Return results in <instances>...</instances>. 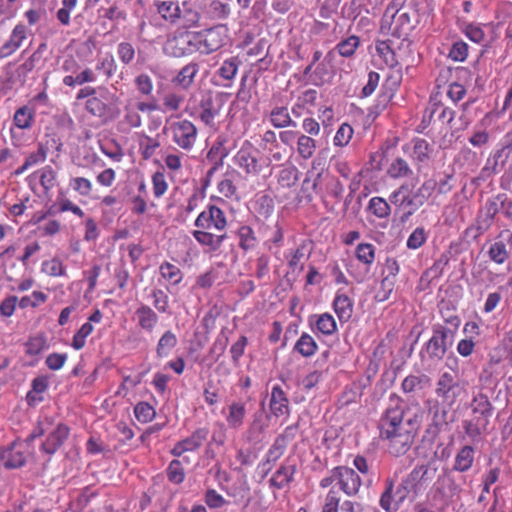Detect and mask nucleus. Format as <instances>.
Segmentation results:
<instances>
[{
	"label": "nucleus",
	"mask_w": 512,
	"mask_h": 512,
	"mask_svg": "<svg viewBox=\"0 0 512 512\" xmlns=\"http://www.w3.org/2000/svg\"><path fill=\"white\" fill-rule=\"evenodd\" d=\"M334 477L341 490L348 496L356 495L361 486L360 476L352 469L345 466L334 468Z\"/></svg>",
	"instance_id": "9b49d317"
},
{
	"label": "nucleus",
	"mask_w": 512,
	"mask_h": 512,
	"mask_svg": "<svg viewBox=\"0 0 512 512\" xmlns=\"http://www.w3.org/2000/svg\"><path fill=\"white\" fill-rule=\"evenodd\" d=\"M168 56L180 58L195 52L193 33L181 31L168 38L163 47Z\"/></svg>",
	"instance_id": "423d86ee"
},
{
	"label": "nucleus",
	"mask_w": 512,
	"mask_h": 512,
	"mask_svg": "<svg viewBox=\"0 0 512 512\" xmlns=\"http://www.w3.org/2000/svg\"><path fill=\"white\" fill-rule=\"evenodd\" d=\"M226 225L224 212L214 205L202 211L195 220V226L204 230L223 231Z\"/></svg>",
	"instance_id": "6e6552de"
},
{
	"label": "nucleus",
	"mask_w": 512,
	"mask_h": 512,
	"mask_svg": "<svg viewBox=\"0 0 512 512\" xmlns=\"http://www.w3.org/2000/svg\"><path fill=\"white\" fill-rule=\"evenodd\" d=\"M388 173L393 178H401L409 176L412 171L404 159L396 158L390 165Z\"/></svg>",
	"instance_id": "58836bf2"
},
{
	"label": "nucleus",
	"mask_w": 512,
	"mask_h": 512,
	"mask_svg": "<svg viewBox=\"0 0 512 512\" xmlns=\"http://www.w3.org/2000/svg\"><path fill=\"white\" fill-rule=\"evenodd\" d=\"M173 141L182 149L192 148L197 135L194 124L188 120H182L171 125Z\"/></svg>",
	"instance_id": "1a4fd4ad"
},
{
	"label": "nucleus",
	"mask_w": 512,
	"mask_h": 512,
	"mask_svg": "<svg viewBox=\"0 0 512 512\" xmlns=\"http://www.w3.org/2000/svg\"><path fill=\"white\" fill-rule=\"evenodd\" d=\"M270 408L274 415L280 416L288 410V399L279 386H275L271 392Z\"/></svg>",
	"instance_id": "4be33fe9"
},
{
	"label": "nucleus",
	"mask_w": 512,
	"mask_h": 512,
	"mask_svg": "<svg viewBox=\"0 0 512 512\" xmlns=\"http://www.w3.org/2000/svg\"><path fill=\"white\" fill-rule=\"evenodd\" d=\"M86 110L93 116L101 117L105 114L106 105L97 97H93L87 100Z\"/></svg>",
	"instance_id": "6e6d98bb"
},
{
	"label": "nucleus",
	"mask_w": 512,
	"mask_h": 512,
	"mask_svg": "<svg viewBox=\"0 0 512 512\" xmlns=\"http://www.w3.org/2000/svg\"><path fill=\"white\" fill-rule=\"evenodd\" d=\"M69 433L70 429L68 426L58 424L56 428L49 433L40 449L48 455H53L67 440Z\"/></svg>",
	"instance_id": "ddd939ff"
},
{
	"label": "nucleus",
	"mask_w": 512,
	"mask_h": 512,
	"mask_svg": "<svg viewBox=\"0 0 512 512\" xmlns=\"http://www.w3.org/2000/svg\"><path fill=\"white\" fill-rule=\"evenodd\" d=\"M453 329L444 326H437L433 330V336L426 345V351L430 358L441 360L445 356L449 347L452 346L454 340Z\"/></svg>",
	"instance_id": "39448f33"
},
{
	"label": "nucleus",
	"mask_w": 512,
	"mask_h": 512,
	"mask_svg": "<svg viewBox=\"0 0 512 512\" xmlns=\"http://www.w3.org/2000/svg\"><path fill=\"white\" fill-rule=\"evenodd\" d=\"M199 71V66L196 63H189L185 65L173 79L176 85L181 86L183 89H188Z\"/></svg>",
	"instance_id": "412c9836"
},
{
	"label": "nucleus",
	"mask_w": 512,
	"mask_h": 512,
	"mask_svg": "<svg viewBox=\"0 0 512 512\" xmlns=\"http://www.w3.org/2000/svg\"><path fill=\"white\" fill-rule=\"evenodd\" d=\"M298 171L296 168L283 169L280 173L279 181L283 186H292L296 183Z\"/></svg>",
	"instance_id": "338daca9"
},
{
	"label": "nucleus",
	"mask_w": 512,
	"mask_h": 512,
	"mask_svg": "<svg viewBox=\"0 0 512 512\" xmlns=\"http://www.w3.org/2000/svg\"><path fill=\"white\" fill-rule=\"evenodd\" d=\"M474 461V449L466 445L457 453L455 457L454 470L465 472L472 467Z\"/></svg>",
	"instance_id": "5701e85b"
},
{
	"label": "nucleus",
	"mask_w": 512,
	"mask_h": 512,
	"mask_svg": "<svg viewBox=\"0 0 512 512\" xmlns=\"http://www.w3.org/2000/svg\"><path fill=\"white\" fill-rule=\"evenodd\" d=\"M118 56L124 64H129L135 55L133 46L128 42H122L118 45Z\"/></svg>",
	"instance_id": "4d7b16f0"
},
{
	"label": "nucleus",
	"mask_w": 512,
	"mask_h": 512,
	"mask_svg": "<svg viewBox=\"0 0 512 512\" xmlns=\"http://www.w3.org/2000/svg\"><path fill=\"white\" fill-rule=\"evenodd\" d=\"M26 463L23 443L14 441L7 447L0 448V465L6 469H17Z\"/></svg>",
	"instance_id": "9d476101"
},
{
	"label": "nucleus",
	"mask_w": 512,
	"mask_h": 512,
	"mask_svg": "<svg viewBox=\"0 0 512 512\" xmlns=\"http://www.w3.org/2000/svg\"><path fill=\"white\" fill-rule=\"evenodd\" d=\"M192 234L199 244L208 246L211 251H217L226 238V234L216 235L213 233V230H204L201 228L193 231Z\"/></svg>",
	"instance_id": "6ab92c4d"
},
{
	"label": "nucleus",
	"mask_w": 512,
	"mask_h": 512,
	"mask_svg": "<svg viewBox=\"0 0 512 512\" xmlns=\"http://www.w3.org/2000/svg\"><path fill=\"white\" fill-rule=\"evenodd\" d=\"M395 283L396 281L393 277H384L381 281L379 290L376 292L375 299L378 302H384L389 299L394 290Z\"/></svg>",
	"instance_id": "79ce46f5"
},
{
	"label": "nucleus",
	"mask_w": 512,
	"mask_h": 512,
	"mask_svg": "<svg viewBox=\"0 0 512 512\" xmlns=\"http://www.w3.org/2000/svg\"><path fill=\"white\" fill-rule=\"evenodd\" d=\"M208 430L206 428L197 429L191 436L179 441L172 449V454L180 457L185 452L195 451L207 439Z\"/></svg>",
	"instance_id": "4468645a"
},
{
	"label": "nucleus",
	"mask_w": 512,
	"mask_h": 512,
	"mask_svg": "<svg viewBox=\"0 0 512 512\" xmlns=\"http://www.w3.org/2000/svg\"><path fill=\"white\" fill-rule=\"evenodd\" d=\"M160 272L163 278L167 279L172 284H178L182 279L180 269L170 263H164L160 266Z\"/></svg>",
	"instance_id": "a18cd8bd"
},
{
	"label": "nucleus",
	"mask_w": 512,
	"mask_h": 512,
	"mask_svg": "<svg viewBox=\"0 0 512 512\" xmlns=\"http://www.w3.org/2000/svg\"><path fill=\"white\" fill-rule=\"evenodd\" d=\"M404 416L401 408H388L380 422L381 436L389 440V450L397 456L410 448L421 423L416 413Z\"/></svg>",
	"instance_id": "f257e3e1"
},
{
	"label": "nucleus",
	"mask_w": 512,
	"mask_h": 512,
	"mask_svg": "<svg viewBox=\"0 0 512 512\" xmlns=\"http://www.w3.org/2000/svg\"><path fill=\"white\" fill-rule=\"evenodd\" d=\"M359 46V38L350 36L337 44L336 50L343 57H351Z\"/></svg>",
	"instance_id": "ea45409f"
},
{
	"label": "nucleus",
	"mask_w": 512,
	"mask_h": 512,
	"mask_svg": "<svg viewBox=\"0 0 512 512\" xmlns=\"http://www.w3.org/2000/svg\"><path fill=\"white\" fill-rule=\"evenodd\" d=\"M353 135V128L347 124H342L336 132L334 137V144L336 146H345L349 143Z\"/></svg>",
	"instance_id": "3c124183"
},
{
	"label": "nucleus",
	"mask_w": 512,
	"mask_h": 512,
	"mask_svg": "<svg viewBox=\"0 0 512 512\" xmlns=\"http://www.w3.org/2000/svg\"><path fill=\"white\" fill-rule=\"evenodd\" d=\"M247 345V338L245 336H241L237 342H235L230 349V353L232 356L233 363L237 366L239 363L240 357L244 353L245 346Z\"/></svg>",
	"instance_id": "bf43d9fd"
},
{
	"label": "nucleus",
	"mask_w": 512,
	"mask_h": 512,
	"mask_svg": "<svg viewBox=\"0 0 512 512\" xmlns=\"http://www.w3.org/2000/svg\"><path fill=\"white\" fill-rule=\"evenodd\" d=\"M195 51L210 54L223 46L222 33L216 28L193 32Z\"/></svg>",
	"instance_id": "0eeeda50"
},
{
	"label": "nucleus",
	"mask_w": 512,
	"mask_h": 512,
	"mask_svg": "<svg viewBox=\"0 0 512 512\" xmlns=\"http://www.w3.org/2000/svg\"><path fill=\"white\" fill-rule=\"evenodd\" d=\"M176 344V336L171 331H166L160 338L157 345L156 352L158 357L167 356L168 353L176 346Z\"/></svg>",
	"instance_id": "c9c22d12"
},
{
	"label": "nucleus",
	"mask_w": 512,
	"mask_h": 512,
	"mask_svg": "<svg viewBox=\"0 0 512 512\" xmlns=\"http://www.w3.org/2000/svg\"><path fill=\"white\" fill-rule=\"evenodd\" d=\"M471 409L472 416L462 422V427L465 434L472 441H476L483 432L487 431L493 412V405L486 394L479 393L473 397Z\"/></svg>",
	"instance_id": "f03ea898"
},
{
	"label": "nucleus",
	"mask_w": 512,
	"mask_h": 512,
	"mask_svg": "<svg viewBox=\"0 0 512 512\" xmlns=\"http://www.w3.org/2000/svg\"><path fill=\"white\" fill-rule=\"evenodd\" d=\"M153 191L156 197L162 196L167 190V183L163 173L156 172L152 177Z\"/></svg>",
	"instance_id": "e2e57ef3"
},
{
	"label": "nucleus",
	"mask_w": 512,
	"mask_h": 512,
	"mask_svg": "<svg viewBox=\"0 0 512 512\" xmlns=\"http://www.w3.org/2000/svg\"><path fill=\"white\" fill-rule=\"evenodd\" d=\"M388 12L389 9L386 10L382 18L381 31L397 39L406 38L412 28L410 15L407 12H401L399 10L391 15H388Z\"/></svg>",
	"instance_id": "20e7f679"
},
{
	"label": "nucleus",
	"mask_w": 512,
	"mask_h": 512,
	"mask_svg": "<svg viewBox=\"0 0 512 512\" xmlns=\"http://www.w3.org/2000/svg\"><path fill=\"white\" fill-rule=\"evenodd\" d=\"M136 314L138 316L139 325L147 331H152L158 321L157 314L150 307L145 305L138 308Z\"/></svg>",
	"instance_id": "393cba45"
},
{
	"label": "nucleus",
	"mask_w": 512,
	"mask_h": 512,
	"mask_svg": "<svg viewBox=\"0 0 512 512\" xmlns=\"http://www.w3.org/2000/svg\"><path fill=\"white\" fill-rule=\"evenodd\" d=\"M294 349L302 356L310 357L315 353L317 344L312 336L307 333H303L297 340Z\"/></svg>",
	"instance_id": "7c9ffc66"
},
{
	"label": "nucleus",
	"mask_w": 512,
	"mask_h": 512,
	"mask_svg": "<svg viewBox=\"0 0 512 512\" xmlns=\"http://www.w3.org/2000/svg\"><path fill=\"white\" fill-rule=\"evenodd\" d=\"M139 92L143 95H149L152 92L153 84L151 78L146 74H141L135 79Z\"/></svg>",
	"instance_id": "69168bd1"
},
{
	"label": "nucleus",
	"mask_w": 512,
	"mask_h": 512,
	"mask_svg": "<svg viewBox=\"0 0 512 512\" xmlns=\"http://www.w3.org/2000/svg\"><path fill=\"white\" fill-rule=\"evenodd\" d=\"M246 414L245 405L240 402H233L229 406V414L227 416V423L231 428H238L243 424Z\"/></svg>",
	"instance_id": "c85d7f7f"
},
{
	"label": "nucleus",
	"mask_w": 512,
	"mask_h": 512,
	"mask_svg": "<svg viewBox=\"0 0 512 512\" xmlns=\"http://www.w3.org/2000/svg\"><path fill=\"white\" fill-rule=\"evenodd\" d=\"M168 478L171 482L179 484L184 480V470L179 460H173L167 470Z\"/></svg>",
	"instance_id": "603ef678"
},
{
	"label": "nucleus",
	"mask_w": 512,
	"mask_h": 512,
	"mask_svg": "<svg viewBox=\"0 0 512 512\" xmlns=\"http://www.w3.org/2000/svg\"><path fill=\"white\" fill-rule=\"evenodd\" d=\"M270 120L276 128L296 126V123L292 121L286 107H275L270 113Z\"/></svg>",
	"instance_id": "cd10ccee"
},
{
	"label": "nucleus",
	"mask_w": 512,
	"mask_h": 512,
	"mask_svg": "<svg viewBox=\"0 0 512 512\" xmlns=\"http://www.w3.org/2000/svg\"><path fill=\"white\" fill-rule=\"evenodd\" d=\"M468 55V45L463 41L455 42L450 51L449 57L454 61H464Z\"/></svg>",
	"instance_id": "864d4df0"
},
{
	"label": "nucleus",
	"mask_w": 512,
	"mask_h": 512,
	"mask_svg": "<svg viewBox=\"0 0 512 512\" xmlns=\"http://www.w3.org/2000/svg\"><path fill=\"white\" fill-rule=\"evenodd\" d=\"M436 484L437 489L449 497H453L460 491L455 481L446 473L438 475Z\"/></svg>",
	"instance_id": "72a5a7b5"
},
{
	"label": "nucleus",
	"mask_w": 512,
	"mask_h": 512,
	"mask_svg": "<svg viewBox=\"0 0 512 512\" xmlns=\"http://www.w3.org/2000/svg\"><path fill=\"white\" fill-rule=\"evenodd\" d=\"M134 413L138 421L147 423L155 417L154 408L146 402L138 403L134 408Z\"/></svg>",
	"instance_id": "37998d69"
},
{
	"label": "nucleus",
	"mask_w": 512,
	"mask_h": 512,
	"mask_svg": "<svg viewBox=\"0 0 512 512\" xmlns=\"http://www.w3.org/2000/svg\"><path fill=\"white\" fill-rule=\"evenodd\" d=\"M379 504L386 512H396L400 507V502L395 494V485L392 479H387L385 489L380 496Z\"/></svg>",
	"instance_id": "aec40b11"
},
{
	"label": "nucleus",
	"mask_w": 512,
	"mask_h": 512,
	"mask_svg": "<svg viewBox=\"0 0 512 512\" xmlns=\"http://www.w3.org/2000/svg\"><path fill=\"white\" fill-rule=\"evenodd\" d=\"M32 121V113L29 108L21 107L14 115V123L20 129L29 128Z\"/></svg>",
	"instance_id": "8fccbe9b"
},
{
	"label": "nucleus",
	"mask_w": 512,
	"mask_h": 512,
	"mask_svg": "<svg viewBox=\"0 0 512 512\" xmlns=\"http://www.w3.org/2000/svg\"><path fill=\"white\" fill-rule=\"evenodd\" d=\"M356 256L359 261L365 264H371L375 258V249L368 243L359 244L356 248Z\"/></svg>",
	"instance_id": "de8ad7c7"
},
{
	"label": "nucleus",
	"mask_w": 512,
	"mask_h": 512,
	"mask_svg": "<svg viewBox=\"0 0 512 512\" xmlns=\"http://www.w3.org/2000/svg\"><path fill=\"white\" fill-rule=\"evenodd\" d=\"M157 11L161 17L171 23L176 22L181 16L179 5L173 1H162L157 4Z\"/></svg>",
	"instance_id": "b1692460"
},
{
	"label": "nucleus",
	"mask_w": 512,
	"mask_h": 512,
	"mask_svg": "<svg viewBox=\"0 0 512 512\" xmlns=\"http://www.w3.org/2000/svg\"><path fill=\"white\" fill-rule=\"evenodd\" d=\"M294 472V466H281L270 479L271 485L277 488H283L292 480Z\"/></svg>",
	"instance_id": "473e14b6"
},
{
	"label": "nucleus",
	"mask_w": 512,
	"mask_h": 512,
	"mask_svg": "<svg viewBox=\"0 0 512 512\" xmlns=\"http://www.w3.org/2000/svg\"><path fill=\"white\" fill-rule=\"evenodd\" d=\"M183 100L184 97L181 95L176 93H168L163 98V104L166 109L170 111H177L180 108Z\"/></svg>",
	"instance_id": "680f3d73"
},
{
	"label": "nucleus",
	"mask_w": 512,
	"mask_h": 512,
	"mask_svg": "<svg viewBox=\"0 0 512 512\" xmlns=\"http://www.w3.org/2000/svg\"><path fill=\"white\" fill-rule=\"evenodd\" d=\"M235 161L249 174L258 172V160L249 150L241 149L237 153Z\"/></svg>",
	"instance_id": "a878e982"
},
{
	"label": "nucleus",
	"mask_w": 512,
	"mask_h": 512,
	"mask_svg": "<svg viewBox=\"0 0 512 512\" xmlns=\"http://www.w3.org/2000/svg\"><path fill=\"white\" fill-rule=\"evenodd\" d=\"M316 327L321 333L331 335L336 331V322L332 315L324 313L318 317Z\"/></svg>",
	"instance_id": "a19ab883"
},
{
	"label": "nucleus",
	"mask_w": 512,
	"mask_h": 512,
	"mask_svg": "<svg viewBox=\"0 0 512 512\" xmlns=\"http://www.w3.org/2000/svg\"><path fill=\"white\" fill-rule=\"evenodd\" d=\"M26 39V27L17 25L13 29L10 38L0 48V58H7L21 47Z\"/></svg>",
	"instance_id": "dca6fc26"
},
{
	"label": "nucleus",
	"mask_w": 512,
	"mask_h": 512,
	"mask_svg": "<svg viewBox=\"0 0 512 512\" xmlns=\"http://www.w3.org/2000/svg\"><path fill=\"white\" fill-rule=\"evenodd\" d=\"M71 186L75 191L79 192L83 196L89 195L92 189L91 182L83 177L73 178L71 180Z\"/></svg>",
	"instance_id": "13d9d810"
},
{
	"label": "nucleus",
	"mask_w": 512,
	"mask_h": 512,
	"mask_svg": "<svg viewBox=\"0 0 512 512\" xmlns=\"http://www.w3.org/2000/svg\"><path fill=\"white\" fill-rule=\"evenodd\" d=\"M220 105L211 94L202 98L199 104V118L206 125H213L215 117L219 114Z\"/></svg>",
	"instance_id": "f3484780"
},
{
	"label": "nucleus",
	"mask_w": 512,
	"mask_h": 512,
	"mask_svg": "<svg viewBox=\"0 0 512 512\" xmlns=\"http://www.w3.org/2000/svg\"><path fill=\"white\" fill-rule=\"evenodd\" d=\"M307 258L304 248L299 247L295 250V252L292 255V258L289 261V267L292 269V271H295L296 269H299L300 271L303 270L304 267V260Z\"/></svg>",
	"instance_id": "052dcab7"
},
{
	"label": "nucleus",
	"mask_w": 512,
	"mask_h": 512,
	"mask_svg": "<svg viewBox=\"0 0 512 512\" xmlns=\"http://www.w3.org/2000/svg\"><path fill=\"white\" fill-rule=\"evenodd\" d=\"M466 383L460 379L456 371L443 372L436 385L435 393L447 406H452L465 392Z\"/></svg>",
	"instance_id": "7ed1b4c3"
},
{
	"label": "nucleus",
	"mask_w": 512,
	"mask_h": 512,
	"mask_svg": "<svg viewBox=\"0 0 512 512\" xmlns=\"http://www.w3.org/2000/svg\"><path fill=\"white\" fill-rule=\"evenodd\" d=\"M334 310L341 321H347L352 316V302L347 295L336 296L333 302Z\"/></svg>",
	"instance_id": "bb28decb"
},
{
	"label": "nucleus",
	"mask_w": 512,
	"mask_h": 512,
	"mask_svg": "<svg viewBox=\"0 0 512 512\" xmlns=\"http://www.w3.org/2000/svg\"><path fill=\"white\" fill-rule=\"evenodd\" d=\"M316 148V141L310 136L302 134L298 137L297 152L303 159L311 158Z\"/></svg>",
	"instance_id": "2f4dec72"
},
{
	"label": "nucleus",
	"mask_w": 512,
	"mask_h": 512,
	"mask_svg": "<svg viewBox=\"0 0 512 512\" xmlns=\"http://www.w3.org/2000/svg\"><path fill=\"white\" fill-rule=\"evenodd\" d=\"M340 498L337 495V492L331 490L325 500V505L323 507V512H338Z\"/></svg>",
	"instance_id": "774afa93"
},
{
	"label": "nucleus",
	"mask_w": 512,
	"mask_h": 512,
	"mask_svg": "<svg viewBox=\"0 0 512 512\" xmlns=\"http://www.w3.org/2000/svg\"><path fill=\"white\" fill-rule=\"evenodd\" d=\"M412 156L418 162H425L429 158V144L426 140H415Z\"/></svg>",
	"instance_id": "09e8293b"
},
{
	"label": "nucleus",
	"mask_w": 512,
	"mask_h": 512,
	"mask_svg": "<svg viewBox=\"0 0 512 512\" xmlns=\"http://www.w3.org/2000/svg\"><path fill=\"white\" fill-rule=\"evenodd\" d=\"M435 187L434 180H426L412 196H403L401 201L407 202V206L419 208L430 198Z\"/></svg>",
	"instance_id": "2eb2a0df"
},
{
	"label": "nucleus",
	"mask_w": 512,
	"mask_h": 512,
	"mask_svg": "<svg viewBox=\"0 0 512 512\" xmlns=\"http://www.w3.org/2000/svg\"><path fill=\"white\" fill-rule=\"evenodd\" d=\"M412 491L417 493L418 489L415 486V483L408 475L407 477L402 479L401 483L397 487H395V494L400 504H402L407 499V497Z\"/></svg>",
	"instance_id": "4c0bfd02"
},
{
	"label": "nucleus",
	"mask_w": 512,
	"mask_h": 512,
	"mask_svg": "<svg viewBox=\"0 0 512 512\" xmlns=\"http://www.w3.org/2000/svg\"><path fill=\"white\" fill-rule=\"evenodd\" d=\"M504 149L497 150L492 158L487 160L486 165L481 170V177L488 178L492 174H495L499 171L500 167H503L505 159L503 158Z\"/></svg>",
	"instance_id": "c756f323"
},
{
	"label": "nucleus",
	"mask_w": 512,
	"mask_h": 512,
	"mask_svg": "<svg viewBox=\"0 0 512 512\" xmlns=\"http://www.w3.org/2000/svg\"><path fill=\"white\" fill-rule=\"evenodd\" d=\"M238 63L237 58L227 59L223 62L221 67L219 68V75L225 80H232L238 71Z\"/></svg>",
	"instance_id": "49530a36"
},
{
	"label": "nucleus",
	"mask_w": 512,
	"mask_h": 512,
	"mask_svg": "<svg viewBox=\"0 0 512 512\" xmlns=\"http://www.w3.org/2000/svg\"><path fill=\"white\" fill-rule=\"evenodd\" d=\"M426 241V232L423 228H416L407 240V247L410 249H417L421 247Z\"/></svg>",
	"instance_id": "5fc2aeb1"
},
{
	"label": "nucleus",
	"mask_w": 512,
	"mask_h": 512,
	"mask_svg": "<svg viewBox=\"0 0 512 512\" xmlns=\"http://www.w3.org/2000/svg\"><path fill=\"white\" fill-rule=\"evenodd\" d=\"M429 413L431 414V428H434L433 433H437L441 428L447 426L453 421L449 410L446 406L439 404L438 402L433 403L429 407Z\"/></svg>",
	"instance_id": "a211bd4d"
},
{
	"label": "nucleus",
	"mask_w": 512,
	"mask_h": 512,
	"mask_svg": "<svg viewBox=\"0 0 512 512\" xmlns=\"http://www.w3.org/2000/svg\"><path fill=\"white\" fill-rule=\"evenodd\" d=\"M489 258L497 263L503 264L509 258V252L506 244L502 241H497L491 244L488 250Z\"/></svg>",
	"instance_id": "f704fd0d"
},
{
	"label": "nucleus",
	"mask_w": 512,
	"mask_h": 512,
	"mask_svg": "<svg viewBox=\"0 0 512 512\" xmlns=\"http://www.w3.org/2000/svg\"><path fill=\"white\" fill-rule=\"evenodd\" d=\"M438 472L437 462L430 460L427 464L417 465L409 476L415 483L418 490L431 484L436 478Z\"/></svg>",
	"instance_id": "f8f14e48"
},
{
	"label": "nucleus",
	"mask_w": 512,
	"mask_h": 512,
	"mask_svg": "<svg viewBox=\"0 0 512 512\" xmlns=\"http://www.w3.org/2000/svg\"><path fill=\"white\" fill-rule=\"evenodd\" d=\"M368 209L378 218H386L390 215V205L381 197H373L369 201Z\"/></svg>",
	"instance_id": "e433bc0d"
},
{
	"label": "nucleus",
	"mask_w": 512,
	"mask_h": 512,
	"mask_svg": "<svg viewBox=\"0 0 512 512\" xmlns=\"http://www.w3.org/2000/svg\"><path fill=\"white\" fill-rule=\"evenodd\" d=\"M376 50L379 55L385 58V61L389 66L394 67L397 64V61L394 59V53L387 42L379 43L376 46Z\"/></svg>",
	"instance_id": "0e129e2a"
},
{
	"label": "nucleus",
	"mask_w": 512,
	"mask_h": 512,
	"mask_svg": "<svg viewBox=\"0 0 512 512\" xmlns=\"http://www.w3.org/2000/svg\"><path fill=\"white\" fill-rule=\"evenodd\" d=\"M240 247L243 250H249L256 244V238L253 230L249 226H242L238 231Z\"/></svg>",
	"instance_id": "c03bdc74"
}]
</instances>
